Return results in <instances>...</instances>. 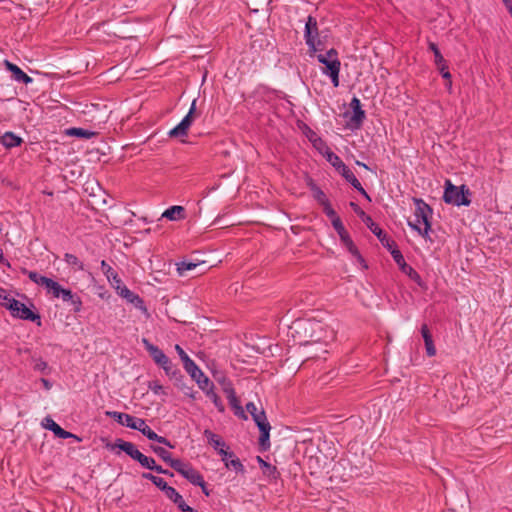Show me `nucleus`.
Returning <instances> with one entry per match:
<instances>
[{
    "label": "nucleus",
    "mask_w": 512,
    "mask_h": 512,
    "mask_svg": "<svg viewBox=\"0 0 512 512\" xmlns=\"http://www.w3.org/2000/svg\"><path fill=\"white\" fill-rule=\"evenodd\" d=\"M413 201L415 204V220L414 222H408V225L427 239L431 230L432 209L422 199L414 198Z\"/></svg>",
    "instance_id": "obj_1"
},
{
    "label": "nucleus",
    "mask_w": 512,
    "mask_h": 512,
    "mask_svg": "<svg viewBox=\"0 0 512 512\" xmlns=\"http://www.w3.org/2000/svg\"><path fill=\"white\" fill-rule=\"evenodd\" d=\"M246 410L252 416L254 422L260 430L259 444L263 450H267L270 447V430L271 426L267 420L265 411L263 409L258 410L253 402L246 404Z\"/></svg>",
    "instance_id": "obj_2"
},
{
    "label": "nucleus",
    "mask_w": 512,
    "mask_h": 512,
    "mask_svg": "<svg viewBox=\"0 0 512 512\" xmlns=\"http://www.w3.org/2000/svg\"><path fill=\"white\" fill-rule=\"evenodd\" d=\"M319 63L325 65L323 74L331 79L334 87L339 86V73L341 68V62L338 58V52L336 49L331 48L325 54L316 55Z\"/></svg>",
    "instance_id": "obj_3"
},
{
    "label": "nucleus",
    "mask_w": 512,
    "mask_h": 512,
    "mask_svg": "<svg viewBox=\"0 0 512 512\" xmlns=\"http://www.w3.org/2000/svg\"><path fill=\"white\" fill-rule=\"evenodd\" d=\"M470 194L469 189L465 185L456 186L450 180H446L443 199L447 204L469 206L471 204Z\"/></svg>",
    "instance_id": "obj_4"
},
{
    "label": "nucleus",
    "mask_w": 512,
    "mask_h": 512,
    "mask_svg": "<svg viewBox=\"0 0 512 512\" xmlns=\"http://www.w3.org/2000/svg\"><path fill=\"white\" fill-rule=\"evenodd\" d=\"M142 343L154 362L165 371L167 376L171 378L181 376L180 371L173 366L171 360L159 347L150 343L146 338L142 339Z\"/></svg>",
    "instance_id": "obj_5"
},
{
    "label": "nucleus",
    "mask_w": 512,
    "mask_h": 512,
    "mask_svg": "<svg viewBox=\"0 0 512 512\" xmlns=\"http://www.w3.org/2000/svg\"><path fill=\"white\" fill-rule=\"evenodd\" d=\"M173 469L177 471L179 474H181L191 484L201 487L202 491L206 495H209L203 476L189 463H185L182 460H180L179 462L174 463Z\"/></svg>",
    "instance_id": "obj_6"
},
{
    "label": "nucleus",
    "mask_w": 512,
    "mask_h": 512,
    "mask_svg": "<svg viewBox=\"0 0 512 512\" xmlns=\"http://www.w3.org/2000/svg\"><path fill=\"white\" fill-rule=\"evenodd\" d=\"M317 20L313 16H308L305 23L304 39L309 49V55L313 56L317 51L321 50V41L318 39Z\"/></svg>",
    "instance_id": "obj_7"
},
{
    "label": "nucleus",
    "mask_w": 512,
    "mask_h": 512,
    "mask_svg": "<svg viewBox=\"0 0 512 512\" xmlns=\"http://www.w3.org/2000/svg\"><path fill=\"white\" fill-rule=\"evenodd\" d=\"M196 111V99H194L191 103L190 109L186 116L181 120V122L171 129L168 133L170 137H184L187 135L189 128L194 122L195 116L194 113Z\"/></svg>",
    "instance_id": "obj_8"
},
{
    "label": "nucleus",
    "mask_w": 512,
    "mask_h": 512,
    "mask_svg": "<svg viewBox=\"0 0 512 512\" xmlns=\"http://www.w3.org/2000/svg\"><path fill=\"white\" fill-rule=\"evenodd\" d=\"M116 291L120 297L131 303L135 308L139 309L146 316H149L148 309L143 299L139 295L132 292L127 286H116Z\"/></svg>",
    "instance_id": "obj_9"
},
{
    "label": "nucleus",
    "mask_w": 512,
    "mask_h": 512,
    "mask_svg": "<svg viewBox=\"0 0 512 512\" xmlns=\"http://www.w3.org/2000/svg\"><path fill=\"white\" fill-rule=\"evenodd\" d=\"M8 310L14 317H18L23 320L35 321L40 319L38 314L32 312L24 303L16 299L9 304Z\"/></svg>",
    "instance_id": "obj_10"
},
{
    "label": "nucleus",
    "mask_w": 512,
    "mask_h": 512,
    "mask_svg": "<svg viewBox=\"0 0 512 512\" xmlns=\"http://www.w3.org/2000/svg\"><path fill=\"white\" fill-rule=\"evenodd\" d=\"M223 392L226 394L229 404L234 410L235 415L246 420L247 416L240 404V401L236 396L235 390L231 382L223 383Z\"/></svg>",
    "instance_id": "obj_11"
},
{
    "label": "nucleus",
    "mask_w": 512,
    "mask_h": 512,
    "mask_svg": "<svg viewBox=\"0 0 512 512\" xmlns=\"http://www.w3.org/2000/svg\"><path fill=\"white\" fill-rule=\"evenodd\" d=\"M106 414L115 419L119 424L131 429L137 430L141 426L142 418L117 411H108Z\"/></svg>",
    "instance_id": "obj_12"
},
{
    "label": "nucleus",
    "mask_w": 512,
    "mask_h": 512,
    "mask_svg": "<svg viewBox=\"0 0 512 512\" xmlns=\"http://www.w3.org/2000/svg\"><path fill=\"white\" fill-rule=\"evenodd\" d=\"M42 426L47 429V430H50L52 431L55 436L59 437V438H62V439H67V438H73L75 439L77 442H80L81 441V438H79L77 435L71 433V432H68L66 430H64L62 427H60V425H58L51 417L47 416L43 419L42 421Z\"/></svg>",
    "instance_id": "obj_13"
},
{
    "label": "nucleus",
    "mask_w": 512,
    "mask_h": 512,
    "mask_svg": "<svg viewBox=\"0 0 512 512\" xmlns=\"http://www.w3.org/2000/svg\"><path fill=\"white\" fill-rule=\"evenodd\" d=\"M190 377L197 383L198 387L203 391L211 385L210 379L202 372L196 363L185 369Z\"/></svg>",
    "instance_id": "obj_14"
},
{
    "label": "nucleus",
    "mask_w": 512,
    "mask_h": 512,
    "mask_svg": "<svg viewBox=\"0 0 512 512\" xmlns=\"http://www.w3.org/2000/svg\"><path fill=\"white\" fill-rule=\"evenodd\" d=\"M350 106L353 111V114L349 121L350 126L354 128H359L365 119V112L361 107V102L357 97H353Z\"/></svg>",
    "instance_id": "obj_15"
},
{
    "label": "nucleus",
    "mask_w": 512,
    "mask_h": 512,
    "mask_svg": "<svg viewBox=\"0 0 512 512\" xmlns=\"http://www.w3.org/2000/svg\"><path fill=\"white\" fill-rule=\"evenodd\" d=\"M4 65L8 71L12 73V78L14 81L24 84H30L33 82V79L28 76L20 67L12 62L5 60Z\"/></svg>",
    "instance_id": "obj_16"
},
{
    "label": "nucleus",
    "mask_w": 512,
    "mask_h": 512,
    "mask_svg": "<svg viewBox=\"0 0 512 512\" xmlns=\"http://www.w3.org/2000/svg\"><path fill=\"white\" fill-rule=\"evenodd\" d=\"M138 431H140L144 436H146L149 440H152V441H157L158 443L160 444H163V445H166L168 446L169 448H174V445L171 444V442L163 437V436H159L156 432H154L146 423V421L144 419H142L141 421V426L140 428L137 429Z\"/></svg>",
    "instance_id": "obj_17"
},
{
    "label": "nucleus",
    "mask_w": 512,
    "mask_h": 512,
    "mask_svg": "<svg viewBox=\"0 0 512 512\" xmlns=\"http://www.w3.org/2000/svg\"><path fill=\"white\" fill-rule=\"evenodd\" d=\"M342 169L339 171V173L345 178L347 182H349L357 191H359L367 200L371 201L370 196L367 194L365 189L362 187L359 180L356 178L354 173L349 169V167L341 166Z\"/></svg>",
    "instance_id": "obj_18"
},
{
    "label": "nucleus",
    "mask_w": 512,
    "mask_h": 512,
    "mask_svg": "<svg viewBox=\"0 0 512 512\" xmlns=\"http://www.w3.org/2000/svg\"><path fill=\"white\" fill-rule=\"evenodd\" d=\"M162 218H166L170 221H178L185 218V208L180 205H174L166 209L162 213Z\"/></svg>",
    "instance_id": "obj_19"
},
{
    "label": "nucleus",
    "mask_w": 512,
    "mask_h": 512,
    "mask_svg": "<svg viewBox=\"0 0 512 512\" xmlns=\"http://www.w3.org/2000/svg\"><path fill=\"white\" fill-rule=\"evenodd\" d=\"M421 334L425 343L426 353L429 357H432L436 354V348L434 346V342L432 339V335L428 329L426 324H423L421 327Z\"/></svg>",
    "instance_id": "obj_20"
},
{
    "label": "nucleus",
    "mask_w": 512,
    "mask_h": 512,
    "mask_svg": "<svg viewBox=\"0 0 512 512\" xmlns=\"http://www.w3.org/2000/svg\"><path fill=\"white\" fill-rule=\"evenodd\" d=\"M204 436L206 437L208 443L217 451H221L226 447V443L224 440L217 434L213 433L210 430L204 431Z\"/></svg>",
    "instance_id": "obj_21"
},
{
    "label": "nucleus",
    "mask_w": 512,
    "mask_h": 512,
    "mask_svg": "<svg viewBox=\"0 0 512 512\" xmlns=\"http://www.w3.org/2000/svg\"><path fill=\"white\" fill-rule=\"evenodd\" d=\"M139 464L142 467L147 468L149 470H154V471H156L159 474H167V475H171L172 476V474L168 470H165L161 466L157 465L153 458L148 457L146 455H144L142 457V459L139 462Z\"/></svg>",
    "instance_id": "obj_22"
},
{
    "label": "nucleus",
    "mask_w": 512,
    "mask_h": 512,
    "mask_svg": "<svg viewBox=\"0 0 512 512\" xmlns=\"http://www.w3.org/2000/svg\"><path fill=\"white\" fill-rule=\"evenodd\" d=\"M0 141L6 148L17 147L22 143V139L13 132H5L1 136Z\"/></svg>",
    "instance_id": "obj_23"
},
{
    "label": "nucleus",
    "mask_w": 512,
    "mask_h": 512,
    "mask_svg": "<svg viewBox=\"0 0 512 512\" xmlns=\"http://www.w3.org/2000/svg\"><path fill=\"white\" fill-rule=\"evenodd\" d=\"M150 448L152 451L157 454L164 462L169 464L171 468H173L174 463L179 462L180 459H173L171 457V453L160 446L151 445Z\"/></svg>",
    "instance_id": "obj_24"
},
{
    "label": "nucleus",
    "mask_w": 512,
    "mask_h": 512,
    "mask_svg": "<svg viewBox=\"0 0 512 512\" xmlns=\"http://www.w3.org/2000/svg\"><path fill=\"white\" fill-rule=\"evenodd\" d=\"M168 498L172 500L182 512H197L186 504L182 495H180L177 490L171 492Z\"/></svg>",
    "instance_id": "obj_25"
},
{
    "label": "nucleus",
    "mask_w": 512,
    "mask_h": 512,
    "mask_svg": "<svg viewBox=\"0 0 512 512\" xmlns=\"http://www.w3.org/2000/svg\"><path fill=\"white\" fill-rule=\"evenodd\" d=\"M203 392L206 394V396L208 398L211 399V401L213 402V404L215 405V407L217 408V410L219 412H224L225 411L224 404L222 403L220 397L214 391V384L213 383H211V385L208 386L206 388V390H203Z\"/></svg>",
    "instance_id": "obj_26"
},
{
    "label": "nucleus",
    "mask_w": 512,
    "mask_h": 512,
    "mask_svg": "<svg viewBox=\"0 0 512 512\" xmlns=\"http://www.w3.org/2000/svg\"><path fill=\"white\" fill-rule=\"evenodd\" d=\"M366 226L370 229V231L380 240L382 244H387L389 239L387 238L386 233L372 220L370 217V223L364 222Z\"/></svg>",
    "instance_id": "obj_27"
},
{
    "label": "nucleus",
    "mask_w": 512,
    "mask_h": 512,
    "mask_svg": "<svg viewBox=\"0 0 512 512\" xmlns=\"http://www.w3.org/2000/svg\"><path fill=\"white\" fill-rule=\"evenodd\" d=\"M44 288L46 289L48 294H51L54 298H59L60 291L63 290V287L55 280L48 278L46 281Z\"/></svg>",
    "instance_id": "obj_28"
},
{
    "label": "nucleus",
    "mask_w": 512,
    "mask_h": 512,
    "mask_svg": "<svg viewBox=\"0 0 512 512\" xmlns=\"http://www.w3.org/2000/svg\"><path fill=\"white\" fill-rule=\"evenodd\" d=\"M308 185L313 193V197L320 205L329 201L325 193L312 180H310Z\"/></svg>",
    "instance_id": "obj_29"
},
{
    "label": "nucleus",
    "mask_w": 512,
    "mask_h": 512,
    "mask_svg": "<svg viewBox=\"0 0 512 512\" xmlns=\"http://www.w3.org/2000/svg\"><path fill=\"white\" fill-rule=\"evenodd\" d=\"M292 328L295 329V331H299L300 329L307 331L310 329L312 332H315L317 329H321V325L317 323H310L308 321L298 320L293 323Z\"/></svg>",
    "instance_id": "obj_30"
},
{
    "label": "nucleus",
    "mask_w": 512,
    "mask_h": 512,
    "mask_svg": "<svg viewBox=\"0 0 512 512\" xmlns=\"http://www.w3.org/2000/svg\"><path fill=\"white\" fill-rule=\"evenodd\" d=\"M22 273L26 274L32 282L36 283L37 285L43 286V287H44L46 281L48 280V277L41 276L37 272L29 271L25 268L22 269Z\"/></svg>",
    "instance_id": "obj_31"
},
{
    "label": "nucleus",
    "mask_w": 512,
    "mask_h": 512,
    "mask_svg": "<svg viewBox=\"0 0 512 512\" xmlns=\"http://www.w3.org/2000/svg\"><path fill=\"white\" fill-rule=\"evenodd\" d=\"M64 260L69 266L74 268V270L81 271L84 269L83 263L73 254L66 253L64 255Z\"/></svg>",
    "instance_id": "obj_32"
},
{
    "label": "nucleus",
    "mask_w": 512,
    "mask_h": 512,
    "mask_svg": "<svg viewBox=\"0 0 512 512\" xmlns=\"http://www.w3.org/2000/svg\"><path fill=\"white\" fill-rule=\"evenodd\" d=\"M225 467L227 469H231L237 473H243L244 472V466L243 464L241 463V461L239 460V458H237L235 455L233 458L229 459L226 463H225Z\"/></svg>",
    "instance_id": "obj_33"
},
{
    "label": "nucleus",
    "mask_w": 512,
    "mask_h": 512,
    "mask_svg": "<svg viewBox=\"0 0 512 512\" xmlns=\"http://www.w3.org/2000/svg\"><path fill=\"white\" fill-rule=\"evenodd\" d=\"M332 226L336 230V232L338 233L341 242H343L344 240H346V239H348L350 237L348 232H347V230L345 229L341 219H335L333 221Z\"/></svg>",
    "instance_id": "obj_34"
},
{
    "label": "nucleus",
    "mask_w": 512,
    "mask_h": 512,
    "mask_svg": "<svg viewBox=\"0 0 512 512\" xmlns=\"http://www.w3.org/2000/svg\"><path fill=\"white\" fill-rule=\"evenodd\" d=\"M67 135L89 139L94 135V133L83 128H70L67 130Z\"/></svg>",
    "instance_id": "obj_35"
},
{
    "label": "nucleus",
    "mask_w": 512,
    "mask_h": 512,
    "mask_svg": "<svg viewBox=\"0 0 512 512\" xmlns=\"http://www.w3.org/2000/svg\"><path fill=\"white\" fill-rule=\"evenodd\" d=\"M175 350L177 352V354L179 355L180 359L182 360L183 362V366H184V369H187V367H190L191 365H193L195 362L187 355V353L183 350V348L176 344L175 345Z\"/></svg>",
    "instance_id": "obj_36"
},
{
    "label": "nucleus",
    "mask_w": 512,
    "mask_h": 512,
    "mask_svg": "<svg viewBox=\"0 0 512 512\" xmlns=\"http://www.w3.org/2000/svg\"><path fill=\"white\" fill-rule=\"evenodd\" d=\"M153 484L157 486L160 490L164 491L167 497H169L171 492L176 490L175 488L169 486L163 478L158 476H156Z\"/></svg>",
    "instance_id": "obj_37"
},
{
    "label": "nucleus",
    "mask_w": 512,
    "mask_h": 512,
    "mask_svg": "<svg viewBox=\"0 0 512 512\" xmlns=\"http://www.w3.org/2000/svg\"><path fill=\"white\" fill-rule=\"evenodd\" d=\"M400 269L402 270L403 273L408 275L413 281L421 285V277L414 268H412L408 264H404Z\"/></svg>",
    "instance_id": "obj_38"
},
{
    "label": "nucleus",
    "mask_w": 512,
    "mask_h": 512,
    "mask_svg": "<svg viewBox=\"0 0 512 512\" xmlns=\"http://www.w3.org/2000/svg\"><path fill=\"white\" fill-rule=\"evenodd\" d=\"M342 243L353 256L357 257L360 262H364V259L360 255V253H359L357 247L355 246L354 242L352 241L351 237L344 240Z\"/></svg>",
    "instance_id": "obj_39"
},
{
    "label": "nucleus",
    "mask_w": 512,
    "mask_h": 512,
    "mask_svg": "<svg viewBox=\"0 0 512 512\" xmlns=\"http://www.w3.org/2000/svg\"><path fill=\"white\" fill-rule=\"evenodd\" d=\"M115 446L118 447L120 450L124 451L129 456L136 448V446L133 443L121 439H118L116 441Z\"/></svg>",
    "instance_id": "obj_40"
},
{
    "label": "nucleus",
    "mask_w": 512,
    "mask_h": 512,
    "mask_svg": "<svg viewBox=\"0 0 512 512\" xmlns=\"http://www.w3.org/2000/svg\"><path fill=\"white\" fill-rule=\"evenodd\" d=\"M327 160L333 167L336 168L338 172L342 169L341 166H346L345 163L341 160V158L333 152L328 153Z\"/></svg>",
    "instance_id": "obj_41"
},
{
    "label": "nucleus",
    "mask_w": 512,
    "mask_h": 512,
    "mask_svg": "<svg viewBox=\"0 0 512 512\" xmlns=\"http://www.w3.org/2000/svg\"><path fill=\"white\" fill-rule=\"evenodd\" d=\"M66 303H69L72 306V310L75 313H78V312H80L82 310L81 298L77 294H75V293H72V298L71 299H67Z\"/></svg>",
    "instance_id": "obj_42"
},
{
    "label": "nucleus",
    "mask_w": 512,
    "mask_h": 512,
    "mask_svg": "<svg viewBox=\"0 0 512 512\" xmlns=\"http://www.w3.org/2000/svg\"><path fill=\"white\" fill-rule=\"evenodd\" d=\"M198 265V263L182 261L177 265V270L180 275H183L185 272L195 269Z\"/></svg>",
    "instance_id": "obj_43"
},
{
    "label": "nucleus",
    "mask_w": 512,
    "mask_h": 512,
    "mask_svg": "<svg viewBox=\"0 0 512 512\" xmlns=\"http://www.w3.org/2000/svg\"><path fill=\"white\" fill-rule=\"evenodd\" d=\"M429 49L434 54L435 65L441 64L443 62V60H445L444 57L442 56L438 46L434 42H429Z\"/></svg>",
    "instance_id": "obj_44"
},
{
    "label": "nucleus",
    "mask_w": 512,
    "mask_h": 512,
    "mask_svg": "<svg viewBox=\"0 0 512 512\" xmlns=\"http://www.w3.org/2000/svg\"><path fill=\"white\" fill-rule=\"evenodd\" d=\"M321 206L323 207V211L326 214V216L331 219L332 224L335 219H340V217L336 214L335 210L332 208L329 201Z\"/></svg>",
    "instance_id": "obj_45"
},
{
    "label": "nucleus",
    "mask_w": 512,
    "mask_h": 512,
    "mask_svg": "<svg viewBox=\"0 0 512 512\" xmlns=\"http://www.w3.org/2000/svg\"><path fill=\"white\" fill-rule=\"evenodd\" d=\"M12 301H14V298H12L4 288L0 287V304L8 309Z\"/></svg>",
    "instance_id": "obj_46"
},
{
    "label": "nucleus",
    "mask_w": 512,
    "mask_h": 512,
    "mask_svg": "<svg viewBox=\"0 0 512 512\" xmlns=\"http://www.w3.org/2000/svg\"><path fill=\"white\" fill-rule=\"evenodd\" d=\"M350 207L353 209V211L361 218L363 222H369L370 223V216L367 215L358 204L355 202H350Z\"/></svg>",
    "instance_id": "obj_47"
},
{
    "label": "nucleus",
    "mask_w": 512,
    "mask_h": 512,
    "mask_svg": "<svg viewBox=\"0 0 512 512\" xmlns=\"http://www.w3.org/2000/svg\"><path fill=\"white\" fill-rule=\"evenodd\" d=\"M101 269L109 281L116 274L115 270L105 260L101 261Z\"/></svg>",
    "instance_id": "obj_48"
},
{
    "label": "nucleus",
    "mask_w": 512,
    "mask_h": 512,
    "mask_svg": "<svg viewBox=\"0 0 512 512\" xmlns=\"http://www.w3.org/2000/svg\"><path fill=\"white\" fill-rule=\"evenodd\" d=\"M391 255H392L394 261L399 265L400 268L402 267V265L406 264L404 257L399 250H397V249L392 250Z\"/></svg>",
    "instance_id": "obj_49"
},
{
    "label": "nucleus",
    "mask_w": 512,
    "mask_h": 512,
    "mask_svg": "<svg viewBox=\"0 0 512 512\" xmlns=\"http://www.w3.org/2000/svg\"><path fill=\"white\" fill-rule=\"evenodd\" d=\"M218 454L221 456L222 461L224 464L231 458L234 457V453L229 450V448L226 446L224 449H221V451L218 452Z\"/></svg>",
    "instance_id": "obj_50"
},
{
    "label": "nucleus",
    "mask_w": 512,
    "mask_h": 512,
    "mask_svg": "<svg viewBox=\"0 0 512 512\" xmlns=\"http://www.w3.org/2000/svg\"><path fill=\"white\" fill-rule=\"evenodd\" d=\"M149 389L154 394H160V393L163 392V386L159 382H157V381L149 383Z\"/></svg>",
    "instance_id": "obj_51"
},
{
    "label": "nucleus",
    "mask_w": 512,
    "mask_h": 512,
    "mask_svg": "<svg viewBox=\"0 0 512 512\" xmlns=\"http://www.w3.org/2000/svg\"><path fill=\"white\" fill-rule=\"evenodd\" d=\"M60 295H59V298L58 299H61L63 302H66L67 299H71L72 298V290L70 289H66V288H63L62 291H60Z\"/></svg>",
    "instance_id": "obj_52"
},
{
    "label": "nucleus",
    "mask_w": 512,
    "mask_h": 512,
    "mask_svg": "<svg viewBox=\"0 0 512 512\" xmlns=\"http://www.w3.org/2000/svg\"><path fill=\"white\" fill-rule=\"evenodd\" d=\"M213 377L215 378V380L221 384V386L223 387V383L225 382H231L230 380H228L222 373H218V372H214L213 373Z\"/></svg>",
    "instance_id": "obj_53"
},
{
    "label": "nucleus",
    "mask_w": 512,
    "mask_h": 512,
    "mask_svg": "<svg viewBox=\"0 0 512 512\" xmlns=\"http://www.w3.org/2000/svg\"><path fill=\"white\" fill-rule=\"evenodd\" d=\"M47 368V363L42 359H37L34 365V369L38 371H44Z\"/></svg>",
    "instance_id": "obj_54"
},
{
    "label": "nucleus",
    "mask_w": 512,
    "mask_h": 512,
    "mask_svg": "<svg viewBox=\"0 0 512 512\" xmlns=\"http://www.w3.org/2000/svg\"><path fill=\"white\" fill-rule=\"evenodd\" d=\"M143 456L144 454L141 453L137 448H135V450L130 455V457L137 462H140Z\"/></svg>",
    "instance_id": "obj_55"
},
{
    "label": "nucleus",
    "mask_w": 512,
    "mask_h": 512,
    "mask_svg": "<svg viewBox=\"0 0 512 512\" xmlns=\"http://www.w3.org/2000/svg\"><path fill=\"white\" fill-rule=\"evenodd\" d=\"M0 265L11 268L10 262L4 257L2 248H0Z\"/></svg>",
    "instance_id": "obj_56"
},
{
    "label": "nucleus",
    "mask_w": 512,
    "mask_h": 512,
    "mask_svg": "<svg viewBox=\"0 0 512 512\" xmlns=\"http://www.w3.org/2000/svg\"><path fill=\"white\" fill-rule=\"evenodd\" d=\"M112 285L114 286V288L116 289V286H125L121 279L118 277L117 273L114 274V276L112 277L111 281Z\"/></svg>",
    "instance_id": "obj_57"
},
{
    "label": "nucleus",
    "mask_w": 512,
    "mask_h": 512,
    "mask_svg": "<svg viewBox=\"0 0 512 512\" xmlns=\"http://www.w3.org/2000/svg\"><path fill=\"white\" fill-rule=\"evenodd\" d=\"M112 285L114 286V288L116 289V286H125L121 279L118 277L117 273L114 274V276L112 277L111 281Z\"/></svg>",
    "instance_id": "obj_58"
},
{
    "label": "nucleus",
    "mask_w": 512,
    "mask_h": 512,
    "mask_svg": "<svg viewBox=\"0 0 512 512\" xmlns=\"http://www.w3.org/2000/svg\"><path fill=\"white\" fill-rule=\"evenodd\" d=\"M436 66H437V68H438L440 73H443L445 71H449L448 70V65L446 63V60H443V62L441 64H437Z\"/></svg>",
    "instance_id": "obj_59"
},
{
    "label": "nucleus",
    "mask_w": 512,
    "mask_h": 512,
    "mask_svg": "<svg viewBox=\"0 0 512 512\" xmlns=\"http://www.w3.org/2000/svg\"><path fill=\"white\" fill-rule=\"evenodd\" d=\"M504 4L512 17V0H504Z\"/></svg>",
    "instance_id": "obj_60"
},
{
    "label": "nucleus",
    "mask_w": 512,
    "mask_h": 512,
    "mask_svg": "<svg viewBox=\"0 0 512 512\" xmlns=\"http://www.w3.org/2000/svg\"><path fill=\"white\" fill-rule=\"evenodd\" d=\"M41 382L46 390H49L52 386L50 381L45 378H41Z\"/></svg>",
    "instance_id": "obj_61"
},
{
    "label": "nucleus",
    "mask_w": 512,
    "mask_h": 512,
    "mask_svg": "<svg viewBox=\"0 0 512 512\" xmlns=\"http://www.w3.org/2000/svg\"><path fill=\"white\" fill-rule=\"evenodd\" d=\"M143 478L150 480L152 483L154 482L156 476L151 473H143Z\"/></svg>",
    "instance_id": "obj_62"
},
{
    "label": "nucleus",
    "mask_w": 512,
    "mask_h": 512,
    "mask_svg": "<svg viewBox=\"0 0 512 512\" xmlns=\"http://www.w3.org/2000/svg\"><path fill=\"white\" fill-rule=\"evenodd\" d=\"M442 77L444 79H447V80H450L451 79V73L449 71H445L443 73H441ZM449 87H451V81H449Z\"/></svg>",
    "instance_id": "obj_63"
},
{
    "label": "nucleus",
    "mask_w": 512,
    "mask_h": 512,
    "mask_svg": "<svg viewBox=\"0 0 512 512\" xmlns=\"http://www.w3.org/2000/svg\"><path fill=\"white\" fill-rule=\"evenodd\" d=\"M258 459H259V462L262 464V466L267 467L269 469L275 470V467H272L270 464H268L267 462L263 461L260 457Z\"/></svg>",
    "instance_id": "obj_64"
}]
</instances>
